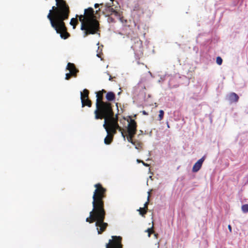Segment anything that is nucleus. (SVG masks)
<instances>
[{
    "instance_id": "obj_1",
    "label": "nucleus",
    "mask_w": 248,
    "mask_h": 248,
    "mask_svg": "<svg viewBox=\"0 0 248 248\" xmlns=\"http://www.w3.org/2000/svg\"><path fill=\"white\" fill-rule=\"evenodd\" d=\"M95 188L93 195V209L90 212V216L86 221L90 223L95 222V226L99 234L105 231L108 224L104 222L106 211L104 208V200L107 197V189L100 183L94 185Z\"/></svg>"
},
{
    "instance_id": "obj_2",
    "label": "nucleus",
    "mask_w": 248,
    "mask_h": 248,
    "mask_svg": "<svg viewBox=\"0 0 248 248\" xmlns=\"http://www.w3.org/2000/svg\"><path fill=\"white\" fill-rule=\"evenodd\" d=\"M57 6H53L49 10L47 18L50 21L51 27L56 32L60 34L64 39L68 38L70 34L67 31V28L64 21L68 18L70 9L68 5L64 0H55Z\"/></svg>"
},
{
    "instance_id": "obj_3",
    "label": "nucleus",
    "mask_w": 248,
    "mask_h": 248,
    "mask_svg": "<svg viewBox=\"0 0 248 248\" xmlns=\"http://www.w3.org/2000/svg\"><path fill=\"white\" fill-rule=\"evenodd\" d=\"M113 105L110 102H105L96 105V109L94 113L95 119H104V127L105 128L107 133L109 134L110 130L113 133H116V130L121 131L124 137V135L122 132V128L119 126L118 123V117H114L113 111Z\"/></svg>"
},
{
    "instance_id": "obj_4",
    "label": "nucleus",
    "mask_w": 248,
    "mask_h": 248,
    "mask_svg": "<svg viewBox=\"0 0 248 248\" xmlns=\"http://www.w3.org/2000/svg\"><path fill=\"white\" fill-rule=\"evenodd\" d=\"M81 22V30L83 31V36L85 37L90 34H98L100 35V24L96 19L93 8L89 7L84 10L83 15L79 16Z\"/></svg>"
},
{
    "instance_id": "obj_5",
    "label": "nucleus",
    "mask_w": 248,
    "mask_h": 248,
    "mask_svg": "<svg viewBox=\"0 0 248 248\" xmlns=\"http://www.w3.org/2000/svg\"><path fill=\"white\" fill-rule=\"evenodd\" d=\"M106 245V248H123L122 238L120 236H112Z\"/></svg>"
},
{
    "instance_id": "obj_6",
    "label": "nucleus",
    "mask_w": 248,
    "mask_h": 248,
    "mask_svg": "<svg viewBox=\"0 0 248 248\" xmlns=\"http://www.w3.org/2000/svg\"><path fill=\"white\" fill-rule=\"evenodd\" d=\"M132 47L134 51L137 59L140 60V58L142 57L143 55L142 41L137 39L135 44L132 46Z\"/></svg>"
},
{
    "instance_id": "obj_7",
    "label": "nucleus",
    "mask_w": 248,
    "mask_h": 248,
    "mask_svg": "<svg viewBox=\"0 0 248 248\" xmlns=\"http://www.w3.org/2000/svg\"><path fill=\"white\" fill-rule=\"evenodd\" d=\"M106 9L105 12L107 14L108 16H109L110 15H114L115 16L118 17L119 18L120 20L123 22L124 18L123 16H121V14L119 12L117 11V9H116V7L114 8H113L112 6L109 5L108 3H107L105 5Z\"/></svg>"
},
{
    "instance_id": "obj_8",
    "label": "nucleus",
    "mask_w": 248,
    "mask_h": 248,
    "mask_svg": "<svg viewBox=\"0 0 248 248\" xmlns=\"http://www.w3.org/2000/svg\"><path fill=\"white\" fill-rule=\"evenodd\" d=\"M137 124L136 122L133 119L130 120L127 126V133L128 135H135L137 132Z\"/></svg>"
},
{
    "instance_id": "obj_9",
    "label": "nucleus",
    "mask_w": 248,
    "mask_h": 248,
    "mask_svg": "<svg viewBox=\"0 0 248 248\" xmlns=\"http://www.w3.org/2000/svg\"><path fill=\"white\" fill-rule=\"evenodd\" d=\"M107 93V91L104 90L102 89L101 91H99L96 93V103L95 106L98 104H100L102 103L105 102L104 101V93Z\"/></svg>"
},
{
    "instance_id": "obj_10",
    "label": "nucleus",
    "mask_w": 248,
    "mask_h": 248,
    "mask_svg": "<svg viewBox=\"0 0 248 248\" xmlns=\"http://www.w3.org/2000/svg\"><path fill=\"white\" fill-rule=\"evenodd\" d=\"M66 69L68 70L69 72L72 73L73 77H77V73L78 72V70L77 69L74 63L68 62L67 65Z\"/></svg>"
},
{
    "instance_id": "obj_11",
    "label": "nucleus",
    "mask_w": 248,
    "mask_h": 248,
    "mask_svg": "<svg viewBox=\"0 0 248 248\" xmlns=\"http://www.w3.org/2000/svg\"><path fill=\"white\" fill-rule=\"evenodd\" d=\"M204 160L205 157L203 156L201 159H200L197 162H196L192 168V171L194 172H196L198 171L201 168L202 163Z\"/></svg>"
},
{
    "instance_id": "obj_12",
    "label": "nucleus",
    "mask_w": 248,
    "mask_h": 248,
    "mask_svg": "<svg viewBox=\"0 0 248 248\" xmlns=\"http://www.w3.org/2000/svg\"><path fill=\"white\" fill-rule=\"evenodd\" d=\"M227 98L231 103H232L238 102L239 97L236 93H231L228 95Z\"/></svg>"
},
{
    "instance_id": "obj_13",
    "label": "nucleus",
    "mask_w": 248,
    "mask_h": 248,
    "mask_svg": "<svg viewBox=\"0 0 248 248\" xmlns=\"http://www.w3.org/2000/svg\"><path fill=\"white\" fill-rule=\"evenodd\" d=\"M115 133H113V132L110 130L109 134L108 133V135L105 138L104 142L106 144H109L113 140V135Z\"/></svg>"
},
{
    "instance_id": "obj_14",
    "label": "nucleus",
    "mask_w": 248,
    "mask_h": 248,
    "mask_svg": "<svg viewBox=\"0 0 248 248\" xmlns=\"http://www.w3.org/2000/svg\"><path fill=\"white\" fill-rule=\"evenodd\" d=\"M106 98L107 102H110L111 101H114L115 99V94L112 92H108L106 93Z\"/></svg>"
},
{
    "instance_id": "obj_15",
    "label": "nucleus",
    "mask_w": 248,
    "mask_h": 248,
    "mask_svg": "<svg viewBox=\"0 0 248 248\" xmlns=\"http://www.w3.org/2000/svg\"><path fill=\"white\" fill-rule=\"evenodd\" d=\"M82 103V107H84L85 106H88V107H91L92 103L91 100H90L89 98H87L81 100Z\"/></svg>"
},
{
    "instance_id": "obj_16",
    "label": "nucleus",
    "mask_w": 248,
    "mask_h": 248,
    "mask_svg": "<svg viewBox=\"0 0 248 248\" xmlns=\"http://www.w3.org/2000/svg\"><path fill=\"white\" fill-rule=\"evenodd\" d=\"M89 91L86 89H84L83 91V92L80 93L81 100L84 99H85L87 98H89Z\"/></svg>"
},
{
    "instance_id": "obj_17",
    "label": "nucleus",
    "mask_w": 248,
    "mask_h": 248,
    "mask_svg": "<svg viewBox=\"0 0 248 248\" xmlns=\"http://www.w3.org/2000/svg\"><path fill=\"white\" fill-rule=\"evenodd\" d=\"M79 17V16L78 15H76V18H72L71 19V21H70V24L72 26H73V29H74L76 28V26L78 24V20L77 19V17Z\"/></svg>"
},
{
    "instance_id": "obj_18",
    "label": "nucleus",
    "mask_w": 248,
    "mask_h": 248,
    "mask_svg": "<svg viewBox=\"0 0 248 248\" xmlns=\"http://www.w3.org/2000/svg\"><path fill=\"white\" fill-rule=\"evenodd\" d=\"M133 144L135 146V148L137 149H139L142 148V143L138 140H135Z\"/></svg>"
},
{
    "instance_id": "obj_19",
    "label": "nucleus",
    "mask_w": 248,
    "mask_h": 248,
    "mask_svg": "<svg viewBox=\"0 0 248 248\" xmlns=\"http://www.w3.org/2000/svg\"><path fill=\"white\" fill-rule=\"evenodd\" d=\"M140 214L142 217H144L145 214H146L147 212V210L143 208L140 207L139 209L138 210Z\"/></svg>"
},
{
    "instance_id": "obj_20",
    "label": "nucleus",
    "mask_w": 248,
    "mask_h": 248,
    "mask_svg": "<svg viewBox=\"0 0 248 248\" xmlns=\"http://www.w3.org/2000/svg\"><path fill=\"white\" fill-rule=\"evenodd\" d=\"M153 225H152L151 228H148L146 232H148V236L150 237L151 236V235L152 233H154V231L153 230Z\"/></svg>"
},
{
    "instance_id": "obj_21",
    "label": "nucleus",
    "mask_w": 248,
    "mask_h": 248,
    "mask_svg": "<svg viewBox=\"0 0 248 248\" xmlns=\"http://www.w3.org/2000/svg\"><path fill=\"white\" fill-rule=\"evenodd\" d=\"M135 135H128L127 137V139L128 142L131 143L133 144V143L134 142L135 140H133V137H134Z\"/></svg>"
},
{
    "instance_id": "obj_22",
    "label": "nucleus",
    "mask_w": 248,
    "mask_h": 248,
    "mask_svg": "<svg viewBox=\"0 0 248 248\" xmlns=\"http://www.w3.org/2000/svg\"><path fill=\"white\" fill-rule=\"evenodd\" d=\"M242 211L245 213H247L248 212V204H245L242 206L241 207Z\"/></svg>"
},
{
    "instance_id": "obj_23",
    "label": "nucleus",
    "mask_w": 248,
    "mask_h": 248,
    "mask_svg": "<svg viewBox=\"0 0 248 248\" xmlns=\"http://www.w3.org/2000/svg\"><path fill=\"white\" fill-rule=\"evenodd\" d=\"M159 112V114L158 115V120L159 121H161L163 118L164 112L163 110H160Z\"/></svg>"
},
{
    "instance_id": "obj_24",
    "label": "nucleus",
    "mask_w": 248,
    "mask_h": 248,
    "mask_svg": "<svg viewBox=\"0 0 248 248\" xmlns=\"http://www.w3.org/2000/svg\"><path fill=\"white\" fill-rule=\"evenodd\" d=\"M216 62L217 63V64H218L219 65H220L222 64V58L220 57H217V59H216Z\"/></svg>"
},
{
    "instance_id": "obj_25",
    "label": "nucleus",
    "mask_w": 248,
    "mask_h": 248,
    "mask_svg": "<svg viewBox=\"0 0 248 248\" xmlns=\"http://www.w3.org/2000/svg\"><path fill=\"white\" fill-rule=\"evenodd\" d=\"M149 197H150V193L149 192V195L148 196L147 201L144 203V207H143V208L147 210H148V205L149 204Z\"/></svg>"
},
{
    "instance_id": "obj_26",
    "label": "nucleus",
    "mask_w": 248,
    "mask_h": 248,
    "mask_svg": "<svg viewBox=\"0 0 248 248\" xmlns=\"http://www.w3.org/2000/svg\"><path fill=\"white\" fill-rule=\"evenodd\" d=\"M73 77V75H72V73L70 72L69 73H67L65 75V79L69 80L71 78V77Z\"/></svg>"
},
{
    "instance_id": "obj_27",
    "label": "nucleus",
    "mask_w": 248,
    "mask_h": 248,
    "mask_svg": "<svg viewBox=\"0 0 248 248\" xmlns=\"http://www.w3.org/2000/svg\"><path fill=\"white\" fill-rule=\"evenodd\" d=\"M137 161L139 163H142V164H143L144 166H146V167H148L149 166V165L148 164H147V163H145L144 161H143L142 160H139L138 159L137 160Z\"/></svg>"
},
{
    "instance_id": "obj_28",
    "label": "nucleus",
    "mask_w": 248,
    "mask_h": 248,
    "mask_svg": "<svg viewBox=\"0 0 248 248\" xmlns=\"http://www.w3.org/2000/svg\"><path fill=\"white\" fill-rule=\"evenodd\" d=\"M108 21L110 23L115 22L114 19L112 17H110V16H109L108 18Z\"/></svg>"
},
{
    "instance_id": "obj_29",
    "label": "nucleus",
    "mask_w": 248,
    "mask_h": 248,
    "mask_svg": "<svg viewBox=\"0 0 248 248\" xmlns=\"http://www.w3.org/2000/svg\"><path fill=\"white\" fill-rule=\"evenodd\" d=\"M228 227L230 232H231L232 230V227H231V225H229Z\"/></svg>"
},
{
    "instance_id": "obj_30",
    "label": "nucleus",
    "mask_w": 248,
    "mask_h": 248,
    "mask_svg": "<svg viewBox=\"0 0 248 248\" xmlns=\"http://www.w3.org/2000/svg\"><path fill=\"white\" fill-rule=\"evenodd\" d=\"M99 6V4H98V3H95V4H94V7H95V8H96L98 7Z\"/></svg>"
},
{
    "instance_id": "obj_31",
    "label": "nucleus",
    "mask_w": 248,
    "mask_h": 248,
    "mask_svg": "<svg viewBox=\"0 0 248 248\" xmlns=\"http://www.w3.org/2000/svg\"><path fill=\"white\" fill-rule=\"evenodd\" d=\"M142 113L144 114V115H148V113L145 111V110H143L142 111Z\"/></svg>"
},
{
    "instance_id": "obj_32",
    "label": "nucleus",
    "mask_w": 248,
    "mask_h": 248,
    "mask_svg": "<svg viewBox=\"0 0 248 248\" xmlns=\"http://www.w3.org/2000/svg\"><path fill=\"white\" fill-rule=\"evenodd\" d=\"M143 131L141 130H140V134L138 135V136H139L140 135L142 134Z\"/></svg>"
},
{
    "instance_id": "obj_33",
    "label": "nucleus",
    "mask_w": 248,
    "mask_h": 248,
    "mask_svg": "<svg viewBox=\"0 0 248 248\" xmlns=\"http://www.w3.org/2000/svg\"><path fill=\"white\" fill-rule=\"evenodd\" d=\"M158 234L157 233H155V236L157 238V237Z\"/></svg>"
},
{
    "instance_id": "obj_34",
    "label": "nucleus",
    "mask_w": 248,
    "mask_h": 248,
    "mask_svg": "<svg viewBox=\"0 0 248 248\" xmlns=\"http://www.w3.org/2000/svg\"><path fill=\"white\" fill-rule=\"evenodd\" d=\"M111 79H112V77L110 76L109 77V80H111Z\"/></svg>"
},
{
    "instance_id": "obj_35",
    "label": "nucleus",
    "mask_w": 248,
    "mask_h": 248,
    "mask_svg": "<svg viewBox=\"0 0 248 248\" xmlns=\"http://www.w3.org/2000/svg\"><path fill=\"white\" fill-rule=\"evenodd\" d=\"M100 11V9H99L98 10H96V12H95V14H97V12Z\"/></svg>"
},
{
    "instance_id": "obj_36",
    "label": "nucleus",
    "mask_w": 248,
    "mask_h": 248,
    "mask_svg": "<svg viewBox=\"0 0 248 248\" xmlns=\"http://www.w3.org/2000/svg\"><path fill=\"white\" fill-rule=\"evenodd\" d=\"M111 1H112V2L113 1V0H110Z\"/></svg>"
}]
</instances>
